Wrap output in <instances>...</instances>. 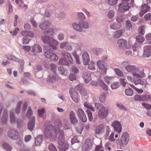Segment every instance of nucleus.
<instances>
[{
  "mask_svg": "<svg viewBox=\"0 0 151 151\" xmlns=\"http://www.w3.org/2000/svg\"><path fill=\"white\" fill-rule=\"evenodd\" d=\"M125 70L129 72L132 73L133 75L139 78H143L145 76L146 74L144 72V70H147L149 71V68L145 67L144 69L140 70L138 67L135 65H128L125 66Z\"/></svg>",
  "mask_w": 151,
  "mask_h": 151,
  "instance_id": "f257e3e1",
  "label": "nucleus"
},
{
  "mask_svg": "<svg viewBox=\"0 0 151 151\" xmlns=\"http://www.w3.org/2000/svg\"><path fill=\"white\" fill-rule=\"evenodd\" d=\"M96 133L97 134H103L106 132V135L108 136L110 132V129L109 126H106L104 124L98 125L95 129Z\"/></svg>",
  "mask_w": 151,
  "mask_h": 151,
  "instance_id": "f03ea898",
  "label": "nucleus"
},
{
  "mask_svg": "<svg viewBox=\"0 0 151 151\" xmlns=\"http://www.w3.org/2000/svg\"><path fill=\"white\" fill-rule=\"evenodd\" d=\"M51 125H48L46 127L45 131V135L47 138H50L53 136H56L57 132L56 129Z\"/></svg>",
  "mask_w": 151,
  "mask_h": 151,
  "instance_id": "7ed1b4c3",
  "label": "nucleus"
},
{
  "mask_svg": "<svg viewBox=\"0 0 151 151\" xmlns=\"http://www.w3.org/2000/svg\"><path fill=\"white\" fill-rule=\"evenodd\" d=\"M129 140V134L127 132H125L122 135L121 139H118V142L120 145L124 147L127 145Z\"/></svg>",
  "mask_w": 151,
  "mask_h": 151,
  "instance_id": "20e7f679",
  "label": "nucleus"
},
{
  "mask_svg": "<svg viewBox=\"0 0 151 151\" xmlns=\"http://www.w3.org/2000/svg\"><path fill=\"white\" fill-rule=\"evenodd\" d=\"M134 3V0H131L130 3H127L122 2V3L119 6V10L121 12L128 11L131 5H133Z\"/></svg>",
  "mask_w": 151,
  "mask_h": 151,
  "instance_id": "39448f33",
  "label": "nucleus"
},
{
  "mask_svg": "<svg viewBox=\"0 0 151 151\" xmlns=\"http://www.w3.org/2000/svg\"><path fill=\"white\" fill-rule=\"evenodd\" d=\"M108 109L107 107L104 106L101 108L98 113V117L100 119L105 118L108 114Z\"/></svg>",
  "mask_w": 151,
  "mask_h": 151,
  "instance_id": "423d86ee",
  "label": "nucleus"
},
{
  "mask_svg": "<svg viewBox=\"0 0 151 151\" xmlns=\"http://www.w3.org/2000/svg\"><path fill=\"white\" fill-rule=\"evenodd\" d=\"M70 94L73 100L76 103H78L80 100V96L76 90L74 89H70Z\"/></svg>",
  "mask_w": 151,
  "mask_h": 151,
  "instance_id": "0eeeda50",
  "label": "nucleus"
},
{
  "mask_svg": "<svg viewBox=\"0 0 151 151\" xmlns=\"http://www.w3.org/2000/svg\"><path fill=\"white\" fill-rule=\"evenodd\" d=\"M8 136L11 138L16 140L19 138V134L17 131L13 129H10L8 132Z\"/></svg>",
  "mask_w": 151,
  "mask_h": 151,
  "instance_id": "6e6552de",
  "label": "nucleus"
},
{
  "mask_svg": "<svg viewBox=\"0 0 151 151\" xmlns=\"http://www.w3.org/2000/svg\"><path fill=\"white\" fill-rule=\"evenodd\" d=\"M42 51V48L40 45L38 43L35 44L32 48V52L34 55L41 52Z\"/></svg>",
  "mask_w": 151,
  "mask_h": 151,
  "instance_id": "1a4fd4ad",
  "label": "nucleus"
},
{
  "mask_svg": "<svg viewBox=\"0 0 151 151\" xmlns=\"http://www.w3.org/2000/svg\"><path fill=\"white\" fill-rule=\"evenodd\" d=\"M76 113L78 118L82 122H84L87 121V118L86 115L82 109H78Z\"/></svg>",
  "mask_w": 151,
  "mask_h": 151,
  "instance_id": "9d476101",
  "label": "nucleus"
},
{
  "mask_svg": "<svg viewBox=\"0 0 151 151\" xmlns=\"http://www.w3.org/2000/svg\"><path fill=\"white\" fill-rule=\"evenodd\" d=\"M112 126L114 128V130L119 134L122 130V125L118 121H114L112 124Z\"/></svg>",
  "mask_w": 151,
  "mask_h": 151,
  "instance_id": "9b49d317",
  "label": "nucleus"
},
{
  "mask_svg": "<svg viewBox=\"0 0 151 151\" xmlns=\"http://www.w3.org/2000/svg\"><path fill=\"white\" fill-rule=\"evenodd\" d=\"M10 122L13 124L16 123L18 127H19V125L22 123V121L21 119L15 120L14 113L12 111L10 112Z\"/></svg>",
  "mask_w": 151,
  "mask_h": 151,
  "instance_id": "f8f14e48",
  "label": "nucleus"
},
{
  "mask_svg": "<svg viewBox=\"0 0 151 151\" xmlns=\"http://www.w3.org/2000/svg\"><path fill=\"white\" fill-rule=\"evenodd\" d=\"M142 56L145 58H148L151 55V45H147L144 47Z\"/></svg>",
  "mask_w": 151,
  "mask_h": 151,
  "instance_id": "ddd939ff",
  "label": "nucleus"
},
{
  "mask_svg": "<svg viewBox=\"0 0 151 151\" xmlns=\"http://www.w3.org/2000/svg\"><path fill=\"white\" fill-rule=\"evenodd\" d=\"M147 4H144L142 5L140 8L141 11L139 14L140 16L142 17L145 13L150 10V6H148Z\"/></svg>",
  "mask_w": 151,
  "mask_h": 151,
  "instance_id": "4468645a",
  "label": "nucleus"
},
{
  "mask_svg": "<svg viewBox=\"0 0 151 151\" xmlns=\"http://www.w3.org/2000/svg\"><path fill=\"white\" fill-rule=\"evenodd\" d=\"M93 145L89 140H87L83 147V151H89L92 148Z\"/></svg>",
  "mask_w": 151,
  "mask_h": 151,
  "instance_id": "2eb2a0df",
  "label": "nucleus"
},
{
  "mask_svg": "<svg viewBox=\"0 0 151 151\" xmlns=\"http://www.w3.org/2000/svg\"><path fill=\"white\" fill-rule=\"evenodd\" d=\"M69 118L71 123L72 124H75L77 123L78 121L75 116L74 112L72 111L70 112Z\"/></svg>",
  "mask_w": 151,
  "mask_h": 151,
  "instance_id": "dca6fc26",
  "label": "nucleus"
},
{
  "mask_svg": "<svg viewBox=\"0 0 151 151\" xmlns=\"http://www.w3.org/2000/svg\"><path fill=\"white\" fill-rule=\"evenodd\" d=\"M127 41L124 39H121L117 41V44L118 46L120 48H127Z\"/></svg>",
  "mask_w": 151,
  "mask_h": 151,
  "instance_id": "f3484780",
  "label": "nucleus"
},
{
  "mask_svg": "<svg viewBox=\"0 0 151 151\" xmlns=\"http://www.w3.org/2000/svg\"><path fill=\"white\" fill-rule=\"evenodd\" d=\"M82 59L83 63L85 65H87L89 62L90 58L88 53L86 52H84L82 55Z\"/></svg>",
  "mask_w": 151,
  "mask_h": 151,
  "instance_id": "a211bd4d",
  "label": "nucleus"
},
{
  "mask_svg": "<svg viewBox=\"0 0 151 151\" xmlns=\"http://www.w3.org/2000/svg\"><path fill=\"white\" fill-rule=\"evenodd\" d=\"M65 140V136L63 130H59L57 142L62 144V142H64Z\"/></svg>",
  "mask_w": 151,
  "mask_h": 151,
  "instance_id": "6ab92c4d",
  "label": "nucleus"
},
{
  "mask_svg": "<svg viewBox=\"0 0 151 151\" xmlns=\"http://www.w3.org/2000/svg\"><path fill=\"white\" fill-rule=\"evenodd\" d=\"M62 55L64 58L68 62L72 63L73 62V59L72 58L70 54L67 52H63L62 53Z\"/></svg>",
  "mask_w": 151,
  "mask_h": 151,
  "instance_id": "aec40b11",
  "label": "nucleus"
},
{
  "mask_svg": "<svg viewBox=\"0 0 151 151\" xmlns=\"http://www.w3.org/2000/svg\"><path fill=\"white\" fill-rule=\"evenodd\" d=\"M82 76L86 83H88L91 79V74L88 72H84L83 73Z\"/></svg>",
  "mask_w": 151,
  "mask_h": 151,
  "instance_id": "412c9836",
  "label": "nucleus"
},
{
  "mask_svg": "<svg viewBox=\"0 0 151 151\" xmlns=\"http://www.w3.org/2000/svg\"><path fill=\"white\" fill-rule=\"evenodd\" d=\"M35 119L34 116H32V120H30L28 124V128L31 131H32L34 128Z\"/></svg>",
  "mask_w": 151,
  "mask_h": 151,
  "instance_id": "4be33fe9",
  "label": "nucleus"
},
{
  "mask_svg": "<svg viewBox=\"0 0 151 151\" xmlns=\"http://www.w3.org/2000/svg\"><path fill=\"white\" fill-rule=\"evenodd\" d=\"M50 23L48 21H46L40 25V27L42 30H46L50 28Z\"/></svg>",
  "mask_w": 151,
  "mask_h": 151,
  "instance_id": "5701e85b",
  "label": "nucleus"
},
{
  "mask_svg": "<svg viewBox=\"0 0 151 151\" xmlns=\"http://www.w3.org/2000/svg\"><path fill=\"white\" fill-rule=\"evenodd\" d=\"M48 44L54 50L57 49V46L58 45V42L57 40L52 39Z\"/></svg>",
  "mask_w": 151,
  "mask_h": 151,
  "instance_id": "b1692460",
  "label": "nucleus"
},
{
  "mask_svg": "<svg viewBox=\"0 0 151 151\" xmlns=\"http://www.w3.org/2000/svg\"><path fill=\"white\" fill-rule=\"evenodd\" d=\"M7 116V111L6 110H5L3 112L2 116L1 118V122L3 124H6V123Z\"/></svg>",
  "mask_w": 151,
  "mask_h": 151,
  "instance_id": "393cba45",
  "label": "nucleus"
},
{
  "mask_svg": "<svg viewBox=\"0 0 151 151\" xmlns=\"http://www.w3.org/2000/svg\"><path fill=\"white\" fill-rule=\"evenodd\" d=\"M58 144L59 145V148L60 150L61 151H65L68 148V145L67 144L65 143L64 141L62 142V144H60V143H58Z\"/></svg>",
  "mask_w": 151,
  "mask_h": 151,
  "instance_id": "a878e982",
  "label": "nucleus"
},
{
  "mask_svg": "<svg viewBox=\"0 0 151 151\" xmlns=\"http://www.w3.org/2000/svg\"><path fill=\"white\" fill-rule=\"evenodd\" d=\"M43 139L42 135L38 136L35 139V144L36 146H40L42 143Z\"/></svg>",
  "mask_w": 151,
  "mask_h": 151,
  "instance_id": "bb28decb",
  "label": "nucleus"
},
{
  "mask_svg": "<svg viewBox=\"0 0 151 151\" xmlns=\"http://www.w3.org/2000/svg\"><path fill=\"white\" fill-rule=\"evenodd\" d=\"M97 64L99 69L103 70L104 71H106V68L105 67L103 60H98L97 61Z\"/></svg>",
  "mask_w": 151,
  "mask_h": 151,
  "instance_id": "cd10ccee",
  "label": "nucleus"
},
{
  "mask_svg": "<svg viewBox=\"0 0 151 151\" xmlns=\"http://www.w3.org/2000/svg\"><path fill=\"white\" fill-rule=\"evenodd\" d=\"M21 34L23 36L30 37H33L34 36V33L31 31H23L21 32Z\"/></svg>",
  "mask_w": 151,
  "mask_h": 151,
  "instance_id": "c85d7f7f",
  "label": "nucleus"
},
{
  "mask_svg": "<svg viewBox=\"0 0 151 151\" xmlns=\"http://www.w3.org/2000/svg\"><path fill=\"white\" fill-rule=\"evenodd\" d=\"M54 73V75L52 76H50L48 77V80L50 82L52 83L59 79V77L55 74V73Z\"/></svg>",
  "mask_w": 151,
  "mask_h": 151,
  "instance_id": "c756f323",
  "label": "nucleus"
},
{
  "mask_svg": "<svg viewBox=\"0 0 151 151\" xmlns=\"http://www.w3.org/2000/svg\"><path fill=\"white\" fill-rule=\"evenodd\" d=\"M52 37H48L46 35H44V36L42 37V41L45 43L48 44L52 40Z\"/></svg>",
  "mask_w": 151,
  "mask_h": 151,
  "instance_id": "7c9ffc66",
  "label": "nucleus"
},
{
  "mask_svg": "<svg viewBox=\"0 0 151 151\" xmlns=\"http://www.w3.org/2000/svg\"><path fill=\"white\" fill-rule=\"evenodd\" d=\"M80 26L79 24H78L76 23H74L73 24V27L75 30L80 32H81L83 31V29Z\"/></svg>",
  "mask_w": 151,
  "mask_h": 151,
  "instance_id": "2f4dec72",
  "label": "nucleus"
},
{
  "mask_svg": "<svg viewBox=\"0 0 151 151\" xmlns=\"http://www.w3.org/2000/svg\"><path fill=\"white\" fill-rule=\"evenodd\" d=\"M54 124L55 125V129H56V130L57 129L58 130L59 129V128L61 127L62 126V124L61 121L59 119H57L55 120V121Z\"/></svg>",
  "mask_w": 151,
  "mask_h": 151,
  "instance_id": "473e14b6",
  "label": "nucleus"
},
{
  "mask_svg": "<svg viewBox=\"0 0 151 151\" xmlns=\"http://www.w3.org/2000/svg\"><path fill=\"white\" fill-rule=\"evenodd\" d=\"M79 24L83 28L87 29L88 27V24L85 21L81 20L79 22Z\"/></svg>",
  "mask_w": 151,
  "mask_h": 151,
  "instance_id": "72a5a7b5",
  "label": "nucleus"
},
{
  "mask_svg": "<svg viewBox=\"0 0 151 151\" xmlns=\"http://www.w3.org/2000/svg\"><path fill=\"white\" fill-rule=\"evenodd\" d=\"M106 94L105 92H103L99 96V99L101 102L104 103L105 101Z\"/></svg>",
  "mask_w": 151,
  "mask_h": 151,
  "instance_id": "f704fd0d",
  "label": "nucleus"
},
{
  "mask_svg": "<svg viewBox=\"0 0 151 151\" xmlns=\"http://www.w3.org/2000/svg\"><path fill=\"white\" fill-rule=\"evenodd\" d=\"M119 24L116 23H114L111 24L110 26V28L114 30H116L119 28L121 27Z\"/></svg>",
  "mask_w": 151,
  "mask_h": 151,
  "instance_id": "c9c22d12",
  "label": "nucleus"
},
{
  "mask_svg": "<svg viewBox=\"0 0 151 151\" xmlns=\"http://www.w3.org/2000/svg\"><path fill=\"white\" fill-rule=\"evenodd\" d=\"M115 12L114 10H111L107 13V16L109 19H111L115 16Z\"/></svg>",
  "mask_w": 151,
  "mask_h": 151,
  "instance_id": "e433bc0d",
  "label": "nucleus"
},
{
  "mask_svg": "<svg viewBox=\"0 0 151 151\" xmlns=\"http://www.w3.org/2000/svg\"><path fill=\"white\" fill-rule=\"evenodd\" d=\"M125 92L126 95L127 96H132L133 93L132 89L130 88L126 89Z\"/></svg>",
  "mask_w": 151,
  "mask_h": 151,
  "instance_id": "4c0bfd02",
  "label": "nucleus"
},
{
  "mask_svg": "<svg viewBox=\"0 0 151 151\" xmlns=\"http://www.w3.org/2000/svg\"><path fill=\"white\" fill-rule=\"evenodd\" d=\"M143 101H151V96L147 94L142 95Z\"/></svg>",
  "mask_w": 151,
  "mask_h": 151,
  "instance_id": "58836bf2",
  "label": "nucleus"
},
{
  "mask_svg": "<svg viewBox=\"0 0 151 151\" xmlns=\"http://www.w3.org/2000/svg\"><path fill=\"white\" fill-rule=\"evenodd\" d=\"M3 147L7 151H11L12 147L7 143H4L2 145Z\"/></svg>",
  "mask_w": 151,
  "mask_h": 151,
  "instance_id": "ea45409f",
  "label": "nucleus"
},
{
  "mask_svg": "<svg viewBox=\"0 0 151 151\" xmlns=\"http://www.w3.org/2000/svg\"><path fill=\"white\" fill-rule=\"evenodd\" d=\"M59 63L61 65H67L69 63H70L68 62V61L66 60L64 58L60 59L59 60Z\"/></svg>",
  "mask_w": 151,
  "mask_h": 151,
  "instance_id": "a19ab883",
  "label": "nucleus"
},
{
  "mask_svg": "<svg viewBox=\"0 0 151 151\" xmlns=\"http://www.w3.org/2000/svg\"><path fill=\"white\" fill-rule=\"evenodd\" d=\"M130 86L132 88L135 89L137 92L139 93H142L144 92L143 90L142 89L137 88V87L132 84H130Z\"/></svg>",
  "mask_w": 151,
  "mask_h": 151,
  "instance_id": "79ce46f5",
  "label": "nucleus"
},
{
  "mask_svg": "<svg viewBox=\"0 0 151 151\" xmlns=\"http://www.w3.org/2000/svg\"><path fill=\"white\" fill-rule=\"evenodd\" d=\"M54 33V29H50L48 31H44L43 34L44 35H52Z\"/></svg>",
  "mask_w": 151,
  "mask_h": 151,
  "instance_id": "37998d69",
  "label": "nucleus"
},
{
  "mask_svg": "<svg viewBox=\"0 0 151 151\" xmlns=\"http://www.w3.org/2000/svg\"><path fill=\"white\" fill-rule=\"evenodd\" d=\"M136 40L137 42L142 43L144 41V39L142 35H138L136 37Z\"/></svg>",
  "mask_w": 151,
  "mask_h": 151,
  "instance_id": "c03bdc74",
  "label": "nucleus"
},
{
  "mask_svg": "<svg viewBox=\"0 0 151 151\" xmlns=\"http://www.w3.org/2000/svg\"><path fill=\"white\" fill-rule=\"evenodd\" d=\"M70 71L71 73L76 74L78 73L79 70L77 67L73 66L71 68Z\"/></svg>",
  "mask_w": 151,
  "mask_h": 151,
  "instance_id": "a18cd8bd",
  "label": "nucleus"
},
{
  "mask_svg": "<svg viewBox=\"0 0 151 151\" xmlns=\"http://www.w3.org/2000/svg\"><path fill=\"white\" fill-rule=\"evenodd\" d=\"M52 55L50 59L51 60L53 61H56L58 59V57L55 54L52 52Z\"/></svg>",
  "mask_w": 151,
  "mask_h": 151,
  "instance_id": "49530a36",
  "label": "nucleus"
},
{
  "mask_svg": "<svg viewBox=\"0 0 151 151\" xmlns=\"http://www.w3.org/2000/svg\"><path fill=\"white\" fill-rule=\"evenodd\" d=\"M114 70L116 74L118 76L122 77L123 76L122 72L119 69L116 68L114 69Z\"/></svg>",
  "mask_w": 151,
  "mask_h": 151,
  "instance_id": "de8ad7c7",
  "label": "nucleus"
},
{
  "mask_svg": "<svg viewBox=\"0 0 151 151\" xmlns=\"http://www.w3.org/2000/svg\"><path fill=\"white\" fill-rule=\"evenodd\" d=\"M113 77L107 76L104 78V81L107 84L109 83L112 81Z\"/></svg>",
  "mask_w": 151,
  "mask_h": 151,
  "instance_id": "09e8293b",
  "label": "nucleus"
},
{
  "mask_svg": "<svg viewBox=\"0 0 151 151\" xmlns=\"http://www.w3.org/2000/svg\"><path fill=\"white\" fill-rule=\"evenodd\" d=\"M22 102L20 101L18 103L16 107L15 111L17 114H19L20 111V108L21 105L22 104Z\"/></svg>",
  "mask_w": 151,
  "mask_h": 151,
  "instance_id": "8fccbe9b",
  "label": "nucleus"
},
{
  "mask_svg": "<svg viewBox=\"0 0 151 151\" xmlns=\"http://www.w3.org/2000/svg\"><path fill=\"white\" fill-rule=\"evenodd\" d=\"M32 114V111L31 109V107H29L27 110V116L28 119L31 118Z\"/></svg>",
  "mask_w": 151,
  "mask_h": 151,
  "instance_id": "3c124183",
  "label": "nucleus"
},
{
  "mask_svg": "<svg viewBox=\"0 0 151 151\" xmlns=\"http://www.w3.org/2000/svg\"><path fill=\"white\" fill-rule=\"evenodd\" d=\"M87 112L88 113L89 120L90 121H92L93 120V117L92 112L89 109L87 110Z\"/></svg>",
  "mask_w": 151,
  "mask_h": 151,
  "instance_id": "603ef678",
  "label": "nucleus"
},
{
  "mask_svg": "<svg viewBox=\"0 0 151 151\" xmlns=\"http://www.w3.org/2000/svg\"><path fill=\"white\" fill-rule=\"evenodd\" d=\"M134 99V100L143 101L142 95H135Z\"/></svg>",
  "mask_w": 151,
  "mask_h": 151,
  "instance_id": "864d4df0",
  "label": "nucleus"
},
{
  "mask_svg": "<svg viewBox=\"0 0 151 151\" xmlns=\"http://www.w3.org/2000/svg\"><path fill=\"white\" fill-rule=\"evenodd\" d=\"M74 57V58L76 60L77 63L78 64H80V62L79 60V56L76 55V52H73L72 53Z\"/></svg>",
  "mask_w": 151,
  "mask_h": 151,
  "instance_id": "5fc2aeb1",
  "label": "nucleus"
},
{
  "mask_svg": "<svg viewBox=\"0 0 151 151\" xmlns=\"http://www.w3.org/2000/svg\"><path fill=\"white\" fill-rule=\"evenodd\" d=\"M126 29L127 30H130L132 28V25L131 22L129 20H127L126 21Z\"/></svg>",
  "mask_w": 151,
  "mask_h": 151,
  "instance_id": "6e6d98bb",
  "label": "nucleus"
},
{
  "mask_svg": "<svg viewBox=\"0 0 151 151\" xmlns=\"http://www.w3.org/2000/svg\"><path fill=\"white\" fill-rule=\"evenodd\" d=\"M48 148L50 151H58L55 146L52 144L49 145Z\"/></svg>",
  "mask_w": 151,
  "mask_h": 151,
  "instance_id": "4d7b16f0",
  "label": "nucleus"
},
{
  "mask_svg": "<svg viewBox=\"0 0 151 151\" xmlns=\"http://www.w3.org/2000/svg\"><path fill=\"white\" fill-rule=\"evenodd\" d=\"M145 26H140L138 29V31L139 33L142 34L144 35L145 33Z\"/></svg>",
  "mask_w": 151,
  "mask_h": 151,
  "instance_id": "13d9d810",
  "label": "nucleus"
},
{
  "mask_svg": "<svg viewBox=\"0 0 151 151\" xmlns=\"http://www.w3.org/2000/svg\"><path fill=\"white\" fill-rule=\"evenodd\" d=\"M124 17L123 16L119 15H117L116 19L117 21L119 23L122 22L124 20Z\"/></svg>",
  "mask_w": 151,
  "mask_h": 151,
  "instance_id": "bf43d9fd",
  "label": "nucleus"
},
{
  "mask_svg": "<svg viewBox=\"0 0 151 151\" xmlns=\"http://www.w3.org/2000/svg\"><path fill=\"white\" fill-rule=\"evenodd\" d=\"M93 52L94 54L98 55L101 53V50L100 48H96L93 50Z\"/></svg>",
  "mask_w": 151,
  "mask_h": 151,
  "instance_id": "052dcab7",
  "label": "nucleus"
},
{
  "mask_svg": "<svg viewBox=\"0 0 151 151\" xmlns=\"http://www.w3.org/2000/svg\"><path fill=\"white\" fill-rule=\"evenodd\" d=\"M52 52L49 51H47L45 53V55L46 58H48L50 60L51 55H52Z\"/></svg>",
  "mask_w": 151,
  "mask_h": 151,
  "instance_id": "680f3d73",
  "label": "nucleus"
},
{
  "mask_svg": "<svg viewBox=\"0 0 151 151\" xmlns=\"http://www.w3.org/2000/svg\"><path fill=\"white\" fill-rule=\"evenodd\" d=\"M119 87V83L116 82L112 83L111 85V87L112 89H116Z\"/></svg>",
  "mask_w": 151,
  "mask_h": 151,
  "instance_id": "e2e57ef3",
  "label": "nucleus"
},
{
  "mask_svg": "<svg viewBox=\"0 0 151 151\" xmlns=\"http://www.w3.org/2000/svg\"><path fill=\"white\" fill-rule=\"evenodd\" d=\"M118 1V0H109L108 4L110 5H114L117 3Z\"/></svg>",
  "mask_w": 151,
  "mask_h": 151,
  "instance_id": "0e129e2a",
  "label": "nucleus"
},
{
  "mask_svg": "<svg viewBox=\"0 0 151 151\" xmlns=\"http://www.w3.org/2000/svg\"><path fill=\"white\" fill-rule=\"evenodd\" d=\"M116 105L117 107L120 110H123L125 111L127 110V109L124 106H123L122 104L117 103L116 104Z\"/></svg>",
  "mask_w": 151,
  "mask_h": 151,
  "instance_id": "69168bd1",
  "label": "nucleus"
},
{
  "mask_svg": "<svg viewBox=\"0 0 151 151\" xmlns=\"http://www.w3.org/2000/svg\"><path fill=\"white\" fill-rule=\"evenodd\" d=\"M123 34V31L122 30H119L115 33V37L116 38L119 37L121 36Z\"/></svg>",
  "mask_w": 151,
  "mask_h": 151,
  "instance_id": "338daca9",
  "label": "nucleus"
},
{
  "mask_svg": "<svg viewBox=\"0 0 151 151\" xmlns=\"http://www.w3.org/2000/svg\"><path fill=\"white\" fill-rule=\"evenodd\" d=\"M142 105L147 110L151 109V105L149 104H146L143 102L142 104Z\"/></svg>",
  "mask_w": 151,
  "mask_h": 151,
  "instance_id": "774afa93",
  "label": "nucleus"
}]
</instances>
